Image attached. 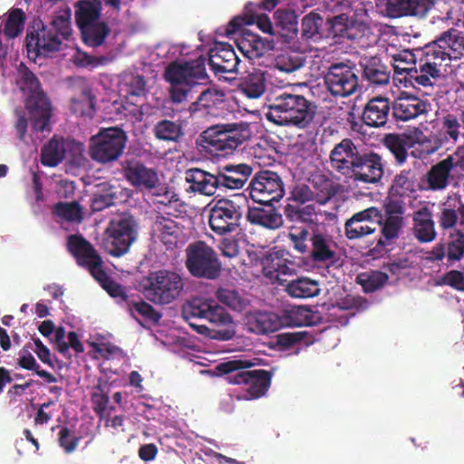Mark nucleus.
<instances>
[{
  "mask_svg": "<svg viewBox=\"0 0 464 464\" xmlns=\"http://www.w3.org/2000/svg\"><path fill=\"white\" fill-rule=\"evenodd\" d=\"M249 197L258 204L279 201L285 195L281 176L270 169H261L254 174L248 187Z\"/></svg>",
  "mask_w": 464,
  "mask_h": 464,
  "instance_id": "2eb2a0df",
  "label": "nucleus"
},
{
  "mask_svg": "<svg viewBox=\"0 0 464 464\" xmlns=\"http://www.w3.org/2000/svg\"><path fill=\"white\" fill-rule=\"evenodd\" d=\"M413 234L420 243H430L436 238L437 233L432 213L427 207L415 211L412 218Z\"/></svg>",
  "mask_w": 464,
  "mask_h": 464,
  "instance_id": "f704fd0d",
  "label": "nucleus"
},
{
  "mask_svg": "<svg viewBox=\"0 0 464 464\" xmlns=\"http://www.w3.org/2000/svg\"><path fill=\"white\" fill-rule=\"evenodd\" d=\"M463 124L460 117L448 113L444 115L439 123V128L436 130L437 134L446 147H453L459 140L460 137H464Z\"/></svg>",
  "mask_w": 464,
  "mask_h": 464,
  "instance_id": "e433bc0d",
  "label": "nucleus"
},
{
  "mask_svg": "<svg viewBox=\"0 0 464 464\" xmlns=\"http://www.w3.org/2000/svg\"><path fill=\"white\" fill-rule=\"evenodd\" d=\"M392 67L396 76L404 75L403 80L415 87L419 86V68L416 67L415 54L403 50L392 55Z\"/></svg>",
  "mask_w": 464,
  "mask_h": 464,
  "instance_id": "473e14b6",
  "label": "nucleus"
},
{
  "mask_svg": "<svg viewBox=\"0 0 464 464\" xmlns=\"http://www.w3.org/2000/svg\"><path fill=\"white\" fill-rule=\"evenodd\" d=\"M70 81L73 92L70 101L71 111L77 116L92 118L95 111V96L88 81L81 76Z\"/></svg>",
  "mask_w": 464,
  "mask_h": 464,
  "instance_id": "412c9836",
  "label": "nucleus"
},
{
  "mask_svg": "<svg viewBox=\"0 0 464 464\" xmlns=\"http://www.w3.org/2000/svg\"><path fill=\"white\" fill-rule=\"evenodd\" d=\"M287 237L296 252L307 256L314 263L329 266L338 261L337 244L324 228L292 227Z\"/></svg>",
  "mask_w": 464,
  "mask_h": 464,
  "instance_id": "7ed1b4c3",
  "label": "nucleus"
},
{
  "mask_svg": "<svg viewBox=\"0 0 464 464\" xmlns=\"http://www.w3.org/2000/svg\"><path fill=\"white\" fill-rule=\"evenodd\" d=\"M185 180L189 184L187 188L189 193L212 197L221 191L218 170L211 173L199 168H190L185 172Z\"/></svg>",
  "mask_w": 464,
  "mask_h": 464,
  "instance_id": "b1692460",
  "label": "nucleus"
},
{
  "mask_svg": "<svg viewBox=\"0 0 464 464\" xmlns=\"http://www.w3.org/2000/svg\"><path fill=\"white\" fill-rule=\"evenodd\" d=\"M276 26L280 27L285 33H280L283 36L292 37L297 34V17L289 10H277L276 12Z\"/></svg>",
  "mask_w": 464,
  "mask_h": 464,
  "instance_id": "0e129e2a",
  "label": "nucleus"
},
{
  "mask_svg": "<svg viewBox=\"0 0 464 464\" xmlns=\"http://www.w3.org/2000/svg\"><path fill=\"white\" fill-rule=\"evenodd\" d=\"M284 213L289 221L302 223H314V218L317 215L316 208L313 204L304 206L287 204L285 207Z\"/></svg>",
  "mask_w": 464,
  "mask_h": 464,
  "instance_id": "6e6d98bb",
  "label": "nucleus"
},
{
  "mask_svg": "<svg viewBox=\"0 0 464 464\" xmlns=\"http://www.w3.org/2000/svg\"><path fill=\"white\" fill-rule=\"evenodd\" d=\"M361 152L353 140L345 138L335 144L330 152L329 160L332 169L338 174L349 179Z\"/></svg>",
  "mask_w": 464,
  "mask_h": 464,
  "instance_id": "aec40b11",
  "label": "nucleus"
},
{
  "mask_svg": "<svg viewBox=\"0 0 464 464\" xmlns=\"http://www.w3.org/2000/svg\"><path fill=\"white\" fill-rule=\"evenodd\" d=\"M122 171L126 180L139 189L150 190L159 185L158 173L139 160H126L122 163Z\"/></svg>",
  "mask_w": 464,
  "mask_h": 464,
  "instance_id": "393cba45",
  "label": "nucleus"
},
{
  "mask_svg": "<svg viewBox=\"0 0 464 464\" xmlns=\"http://www.w3.org/2000/svg\"><path fill=\"white\" fill-rule=\"evenodd\" d=\"M65 156L63 139L53 136L41 150V162L44 166L56 167L63 161Z\"/></svg>",
  "mask_w": 464,
  "mask_h": 464,
  "instance_id": "37998d69",
  "label": "nucleus"
},
{
  "mask_svg": "<svg viewBox=\"0 0 464 464\" xmlns=\"http://www.w3.org/2000/svg\"><path fill=\"white\" fill-rule=\"evenodd\" d=\"M254 365L255 363L250 360H231L219 363L218 370L227 374L228 382L246 385V389L243 398L250 401L261 398L267 392L273 377L272 371L246 370Z\"/></svg>",
  "mask_w": 464,
  "mask_h": 464,
  "instance_id": "0eeeda50",
  "label": "nucleus"
},
{
  "mask_svg": "<svg viewBox=\"0 0 464 464\" xmlns=\"http://www.w3.org/2000/svg\"><path fill=\"white\" fill-rule=\"evenodd\" d=\"M382 212L375 207L354 213L345 221L344 232L350 240L359 239L374 233L380 227Z\"/></svg>",
  "mask_w": 464,
  "mask_h": 464,
  "instance_id": "a211bd4d",
  "label": "nucleus"
},
{
  "mask_svg": "<svg viewBox=\"0 0 464 464\" xmlns=\"http://www.w3.org/2000/svg\"><path fill=\"white\" fill-rule=\"evenodd\" d=\"M216 297L220 303L237 312H242L249 305V300L246 296L228 287H219L216 292Z\"/></svg>",
  "mask_w": 464,
  "mask_h": 464,
  "instance_id": "3c124183",
  "label": "nucleus"
},
{
  "mask_svg": "<svg viewBox=\"0 0 464 464\" xmlns=\"http://www.w3.org/2000/svg\"><path fill=\"white\" fill-rule=\"evenodd\" d=\"M92 276L111 297L127 301L128 295L125 288L108 276L103 267Z\"/></svg>",
  "mask_w": 464,
  "mask_h": 464,
  "instance_id": "052dcab7",
  "label": "nucleus"
},
{
  "mask_svg": "<svg viewBox=\"0 0 464 464\" xmlns=\"http://www.w3.org/2000/svg\"><path fill=\"white\" fill-rule=\"evenodd\" d=\"M15 82L19 90L27 95L25 106L30 114L33 130L40 132L50 131L51 103L41 90L38 78L24 63L17 67Z\"/></svg>",
  "mask_w": 464,
  "mask_h": 464,
  "instance_id": "423d86ee",
  "label": "nucleus"
},
{
  "mask_svg": "<svg viewBox=\"0 0 464 464\" xmlns=\"http://www.w3.org/2000/svg\"><path fill=\"white\" fill-rule=\"evenodd\" d=\"M121 194L122 190L120 187H115L108 183L100 184L92 198V210L93 212H99L116 205L118 202L121 201Z\"/></svg>",
  "mask_w": 464,
  "mask_h": 464,
  "instance_id": "58836bf2",
  "label": "nucleus"
},
{
  "mask_svg": "<svg viewBox=\"0 0 464 464\" xmlns=\"http://www.w3.org/2000/svg\"><path fill=\"white\" fill-rule=\"evenodd\" d=\"M383 146L393 155L399 165L408 158L406 138L398 133H387L382 139Z\"/></svg>",
  "mask_w": 464,
  "mask_h": 464,
  "instance_id": "603ef678",
  "label": "nucleus"
},
{
  "mask_svg": "<svg viewBox=\"0 0 464 464\" xmlns=\"http://www.w3.org/2000/svg\"><path fill=\"white\" fill-rule=\"evenodd\" d=\"M432 6L431 0H386L385 10L392 18L408 15L423 18Z\"/></svg>",
  "mask_w": 464,
  "mask_h": 464,
  "instance_id": "cd10ccee",
  "label": "nucleus"
},
{
  "mask_svg": "<svg viewBox=\"0 0 464 464\" xmlns=\"http://www.w3.org/2000/svg\"><path fill=\"white\" fill-rule=\"evenodd\" d=\"M266 34H274L273 24L266 14L256 12V6L249 2L246 5L244 14L234 17L227 24V34H236L243 25L254 24Z\"/></svg>",
  "mask_w": 464,
  "mask_h": 464,
  "instance_id": "bb28decb",
  "label": "nucleus"
},
{
  "mask_svg": "<svg viewBox=\"0 0 464 464\" xmlns=\"http://www.w3.org/2000/svg\"><path fill=\"white\" fill-rule=\"evenodd\" d=\"M414 134L416 136V142L420 147L421 153L426 156L434 154L443 147H446L436 131L431 135L425 136L419 128H415Z\"/></svg>",
  "mask_w": 464,
  "mask_h": 464,
  "instance_id": "680f3d73",
  "label": "nucleus"
},
{
  "mask_svg": "<svg viewBox=\"0 0 464 464\" xmlns=\"http://www.w3.org/2000/svg\"><path fill=\"white\" fill-rule=\"evenodd\" d=\"M24 23V12L20 8H14L8 13L2 33L8 39H14L22 34Z\"/></svg>",
  "mask_w": 464,
  "mask_h": 464,
  "instance_id": "4d7b16f0",
  "label": "nucleus"
},
{
  "mask_svg": "<svg viewBox=\"0 0 464 464\" xmlns=\"http://www.w3.org/2000/svg\"><path fill=\"white\" fill-rule=\"evenodd\" d=\"M208 56V64L215 76L222 77L225 73L237 72L240 59L232 45L218 43L209 50Z\"/></svg>",
  "mask_w": 464,
  "mask_h": 464,
  "instance_id": "4be33fe9",
  "label": "nucleus"
},
{
  "mask_svg": "<svg viewBox=\"0 0 464 464\" xmlns=\"http://www.w3.org/2000/svg\"><path fill=\"white\" fill-rule=\"evenodd\" d=\"M392 116L397 121H409L420 115H426L430 103L416 95L402 92L392 105Z\"/></svg>",
  "mask_w": 464,
  "mask_h": 464,
  "instance_id": "5701e85b",
  "label": "nucleus"
},
{
  "mask_svg": "<svg viewBox=\"0 0 464 464\" xmlns=\"http://www.w3.org/2000/svg\"><path fill=\"white\" fill-rule=\"evenodd\" d=\"M102 11L101 0H83L78 3L76 23L79 28L97 23Z\"/></svg>",
  "mask_w": 464,
  "mask_h": 464,
  "instance_id": "a18cd8bd",
  "label": "nucleus"
},
{
  "mask_svg": "<svg viewBox=\"0 0 464 464\" xmlns=\"http://www.w3.org/2000/svg\"><path fill=\"white\" fill-rule=\"evenodd\" d=\"M250 126L246 122L216 124L201 132L197 145L212 157H227L251 138Z\"/></svg>",
  "mask_w": 464,
  "mask_h": 464,
  "instance_id": "39448f33",
  "label": "nucleus"
},
{
  "mask_svg": "<svg viewBox=\"0 0 464 464\" xmlns=\"http://www.w3.org/2000/svg\"><path fill=\"white\" fill-rule=\"evenodd\" d=\"M349 179L365 184H377L384 175L382 158L376 152L361 153Z\"/></svg>",
  "mask_w": 464,
  "mask_h": 464,
  "instance_id": "6ab92c4d",
  "label": "nucleus"
},
{
  "mask_svg": "<svg viewBox=\"0 0 464 464\" xmlns=\"http://www.w3.org/2000/svg\"><path fill=\"white\" fill-rule=\"evenodd\" d=\"M225 92L214 88H207L202 91L197 100L189 105L188 111L191 114L202 112L208 114L210 110L224 102Z\"/></svg>",
  "mask_w": 464,
  "mask_h": 464,
  "instance_id": "a19ab883",
  "label": "nucleus"
},
{
  "mask_svg": "<svg viewBox=\"0 0 464 464\" xmlns=\"http://www.w3.org/2000/svg\"><path fill=\"white\" fill-rule=\"evenodd\" d=\"M392 190L400 196L414 190V173L411 169H403L397 174L392 181Z\"/></svg>",
  "mask_w": 464,
  "mask_h": 464,
  "instance_id": "338daca9",
  "label": "nucleus"
},
{
  "mask_svg": "<svg viewBox=\"0 0 464 464\" xmlns=\"http://www.w3.org/2000/svg\"><path fill=\"white\" fill-rule=\"evenodd\" d=\"M152 230L160 241L169 244L178 238L180 228L174 219L160 214L155 218Z\"/></svg>",
  "mask_w": 464,
  "mask_h": 464,
  "instance_id": "c03bdc74",
  "label": "nucleus"
},
{
  "mask_svg": "<svg viewBox=\"0 0 464 464\" xmlns=\"http://www.w3.org/2000/svg\"><path fill=\"white\" fill-rule=\"evenodd\" d=\"M388 280L389 276L386 273L375 270L359 274L355 281L362 286L364 293H373L382 288Z\"/></svg>",
  "mask_w": 464,
  "mask_h": 464,
  "instance_id": "864d4df0",
  "label": "nucleus"
},
{
  "mask_svg": "<svg viewBox=\"0 0 464 464\" xmlns=\"http://www.w3.org/2000/svg\"><path fill=\"white\" fill-rule=\"evenodd\" d=\"M80 30L84 44L92 47L101 46L111 32L105 22H97Z\"/></svg>",
  "mask_w": 464,
  "mask_h": 464,
  "instance_id": "8fccbe9b",
  "label": "nucleus"
},
{
  "mask_svg": "<svg viewBox=\"0 0 464 464\" xmlns=\"http://www.w3.org/2000/svg\"><path fill=\"white\" fill-rule=\"evenodd\" d=\"M182 316L198 334L208 331L211 338L220 341L235 336L230 314L214 300L192 298L183 305Z\"/></svg>",
  "mask_w": 464,
  "mask_h": 464,
  "instance_id": "f257e3e1",
  "label": "nucleus"
},
{
  "mask_svg": "<svg viewBox=\"0 0 464 464\" xmlns=\"http://www.w3.org/2000/svg\"><path fill=\"white\" fill-rule=\"evenodd\" d=\"M445 245L446 266L450 267L464 257V233L458 231L455 235H451L450 241Z\"/></svg>",
  "mask_w": 464,
  "mask_h": 464,
  "instance_id": "bf43d9fd",
  "label": "nucleus"
},
{
  "mask_svg": "<svg viewBox=\"0 0 464 464\" xmlns=\"http://www.w3.org/2000/svg\"><path fill=\"white\" fill-rule=\"evenodd\" d=\"M263 207H249L246 220L254 226L262 227L269 230L278 229L283 226L284 220L279 211L272 203L261 204Z\"/></svg>",
  "mask_w": 464,
  "mask_h": 464,
  "instance_id": "2f4dec72",
  "label": "nucleus"
},
{
  "mask_svg": "<svg viewBox=\"0 0 464 464\" xmlns=\"http://www.w3.org/2000/svg\"><path fill=\"white\" fill-rule=\"evenodd\" d=\"M140 292L150 302L167 305L178 300L184 292L182 274L169 269L150 272L140 282Z\"/></svg>",
  "mask_w": 464,
  "mask_h": 464,
  "instance_id": "6e6552de",
  "label": "nucleus"
},
{
  "mask_svg": "<svg viewBox=\"0 0 464 464\" xmlns=\"http://www.w3.org/2000/svg\"><path fill=\"white\" fill-rule=\"evenodd\" d=\"M392 106L386 97L376 96L370 99L363 108L362 120L371 128L384 127L388 122Z\"/></svg>",
  "mask_w": 464,
  "mask_h": 464,
  "instance_id": "c756f323",
  "label": "nucleus"
},
{
  "mask_svg": "<svg viewBox=\"0 0 464 464\" xmlns=\"http://www.w3.org/2000/svg\"><path fill=\"white\" fill-rule=\"evenodd\" d=\"M185 266L195 278L215 280L219 277L222 264L217 252L205 241L188 244L185 249Z\"/></svg>",
  "mask_w": 464,
  "mask_h": 464,
  "instance_id": "9d476101",
  "label": "nucleus"
},
{
  "mask_svg": "<svg viewBox=\"0 0 464 464\" xmlns=\"http://www.w3.org/2000/svg\"><path fill=\"white\" fill-rule=\"evenodd\" d=\"M403 225L404 218L383 217L382 214V220L378 227L380 228L381 236L372 251L380 252L381 250L386 249L388 246L392 245L399 238Z\"/></svg>",
  "mask_w": 464,
  "mask_h": 464,
  "instance_id": "c9c22d12",
  "label": "nucleus"
},
{
  "mask_svg": "<svg viewBox=\"0 0 464 464\" xmlns=\"http://www.w3.org/2000/svg\"><path fill=\"white\" fill-rule=\"evenodd\" d=\"M53 213L69 222L81 223L83 219L82 208L77 201H60L53 206Z\"/></svg>",
  "mask_w": 464,
  "mask_h": 464,
  "instance_id": "13d9d810",
  "label": "nucleus"
},
{
  "mask_svg": "<svg viewBox=\"0 0 464 464\" xmlns=\"http://www.w3.org/2000/svg\"><path fill=\"white\" fill-rule=\"evenodd\" d=\"M317 106L303 95L284 92L268 106L266 118L278 126L307 128L316 115Z\"/></svg>",
  "mask_w": 464,
  "mask_h": 464,
  "instance_id": "20e7f679",
  "label": "nucleus"
},
{
  "mask_svg": "<svg viewBox=\"0 0 464 464\" xmlns=\"http://www.w3.org/2000/svg\"><path fill=\"white\" fill-rule=\"evenodd\" d=\"M452 60L464 57V33L456 28L442 32L434 39Z\"/></svg>",
  "mask_w": 464,
  "mask_h": 464,
  "instance_id": "4c0bfd02",
  "label": "nucleus"
},
{
  "mask_svg": "<svg viewBox=\"0 0 464 464\" xmlns=\"http://www.w3.org/2000/svg\"><path fill=\"white\" fill-rule=\"evenodd\" d=\"M287 294L295 298H310L319 295L317 281L308 277H298L290 281L285 288Z\"/></svg>",
  "mask_w": 464,
  "mask_h": 464,
  "instance_id": "49530a36",
  "label": "nucleus"
},
{
  "mask_svg": "<svg viewBox=\"0 0 464 464\" xmlns=\"http://www.w3.org/2000/svg\"><path fill=\"white\" fill-rule=\"evenodd\" d=\"M129 311L130 314L136 317V314L141 316L145 321L158 324L161 318V314L155 310V308L149 303L140 300L138 302L131 301L128 303Z\"/></svg>",
  "mask_w": 464,
  "mask_h": 464,
  "instance_id": "e2e57ef3",
  "label": "nucleus"
},
{
  "mask_svg": "<svg viewBox=\"0 0 464 464\" xmlns=\"http://www.w3.org/2000/svg\"><path fill=\"white\" fill-rule=\"evenodd\" d=\"M313 341V336L305 331L286 332L276 336V346L280 351L295 349V353H298L302 346H308Z\"/></svg>",
  "mask_w": 464,
  "mask_h": 464,
  "instance_id": "79ce46f5",
  "label": "nucleus"
},
{
  "mask_svg": "<svg viewBox=\"0 0 464 464\" xmlns=\"http://www.w3.org/2000/svg\"><path fill=\"white\" fill-rule=\"evenodd\" d=\"M322 24L323 19L319 14L314 13L306 14L302 20V35L306 39H320Z\"/></svg>",
  "mask_w": 464,
  "mask_h": 464,
  "instance_id": "774afa93",
  "label": "nucleus"
},
{
  "mask_svg": "<svg viewBox=\"0 0 464 464\" xmlns=\"http://www.w3.org/2000/svg\"><path fill=\"white\" fill-rule=\"evenodd\" d=\"M138 224L132 216L111 220L104 231L102 246L112 256L125 255L138 235Z\"/></svg>",
  "mask_w": 464,
  "mask_h": 464,
  "instance_id": "ddd939ff",
  "label": "nucleus"
},
{
  "mask_svg": "<svg viewBox=\"0 0 464 464\" xmlns=\"http://www.w3.org/2000/svg\"><path fill=\"white\" fill-rule=\"evenodd\" d=\"M324 82L334 97L353 95L359 87L355 65L343 62L332 63L324 72Z\"/></svg>",
  "mask_w": 464,
  "mask_h": 464,
  "instance_id": "4468645a",
  "label": "nucleus"
},
{
  "mask_svg": "<svg viewBox=\"0 0 464 464\" xmlns=\"http://www.w3.org/2000/svg\"><path fill=\"white\" fill-rule=\"evenodd\" d=\"M243 209L232 199L220 198L209 210L208 224L213 232L224 236L240 228Z\"/></svg>",
  "mask_w": 464,
  "mask_h": 464,
  "instance_id": "dca6fc26",
  "label": "nucleus"
},
{
  "mask_svg": "<svg viewBox=\"0 0 464 464\" xmlns=\"http://www.w3.org/2000/svg\"><path fill=\"white\" fill-rule=\"evenodd\" d=\"M17 364L23 369L34 371L38 376L44 378L48 383H53L57 382V379L53 374L41 369L34 357L28 351L24 352V353L18 359Z\"/></svg>",
  "mask_w": 464,
  "mask_h": 464,
  "instance_id": "69168bd1",
  "label": "nucleus"
},
{
  "mask_svg": "<svg viewBox=\"0 0 464 464\" xmlns=\"http://www.w3.org/2000/svg\"><path fill=\"white\" fill-rule=\"evenodd\" d=\"M420 52L419 86L432 87L449 74L453 60L435 40L425 44Z\"/></svg>",
  "mask_w": 464,
  "mask_h": 464,
  "instance_id": "9b49d317",
  "label": "nucleus"
},
{
  "mask_svg": "<svg viewBox=\"0 0 464 464\" xmlns=\"http://www.w3.org/2000/svg\"><path fill=\"white\" fill-rule=\"evenodd\" d=\"M127 140L125 131L121 128L102 129L90 140L89 155L97 163L114 162L122 155Z\"/></svg>",
  "mask_w": 464,
  "mask_h": 464,
  "instance_id": "f8f14e48",
  "label": "nucleus"
},
{
  "mask_svg": "<svg viewBox=\"0 0 464 464\" xmlns=\"http://www.w3.org/2000/svg\"><path fill=\"white\" fill-rule=\"evenodd\" d=\"M237 89L249 99H257L266 90V78L263 72L255 70L253 72L241 77L237 82Z\"/></svg>",
  "mask_w": 464,
  "mask_h": 464,
  "instance_id": "ea45409f",
  "label": "nucleus"
},
{
  "mask_svg": "<svg viewBox=\"0 0 464 464\" xmlns=\"http://www.w3.org/2000/svg\"><path fill=\"white\" fill-rule=\"evenodd\" d=\"M62 37L48 26H43L40 31L28 32L25 45L28 53H47L58 51L62 44Z\"/></svg>",
  "mask_w": 464,
  "mask_h": 464,
  "instance_id": "a878e982",
  "label": "nucleus"
},
{
  "mask_svg": "<svg viewBox=\"0 0 464 464\" xmlns=\"http://www.w3.org/2000/svg\"><path fill=\"white\" fill-rule=\"evenodd\" d=\"M156 139L164 141L178 142L184 136L182 125L179 121L161 120L153 128Z\"/></svg>",
  "mask_w": 464,
  "mask_h": 464,
  "instance_id": "09e8293b",
  "label": "nucleus"
},
{
  "mask_svg": "<svg viewBox=\"0 0 464 464\" xmlns=\"http://www.w3.org/2000/svg\"><path fill=\"white\" fill-rule=\"evenodd\" d=\"M464 179V146H458L446 158L431 165L423 183L431 191H442L448 187H458Z\"/></svg>",
  "mask_w": 464,
  "mask_h": 464,
  "instance_id": "1a4fd4ad",
  "label": "nucleus"
},
{
  "mask_svg": "<svg viewBox=\"0 0 464 464\" xmlns=\"http://www.w3.org/2000/svg\"><path fill=\"white\" fill-rule=\"evenodd\" d=\"M207 59L199 56L190 61H173L163 72L164 80L169 84V98L174 103L187 101L198 86L208 84Z\"/></svg>",
  "mask_w": 464,
  "mask_h": 464,
  "instance_id": "f03ea898",
  "label": "nucleus"
},
{
  "mask_svg": "<svg viewBox=\"0 0 464 464\" xmlns=\"http://www.w3.org/2000/svg\"><path fill=\"white\" fill-rule=\"evenodd\" d=\"M314 188L315 201L320 205L328 203L338 192L339 185L325 175L314 176L311 180Z\"/></svg>",
  "mask_w": 464,
  "mask_h": 464,
  "instance_id": "de8ad7c7",
  "label": "nucleus"
},
{
  "mask_svg": "<svg viewBox=\"0 0 464 464\" xmlns=\"http://www.w3.org/2000/svg\"><path fill=\"white\" fill-rule=\"evenodd\" d=\"M360 65L362 68L363 78L371 84L382 86L390 82V71L380 57H364L360 61Z\"/></svg>",
  "mask_w": 464,
  "mask_h": 464,
  "instance_id": "72a5a7b5",
  "label": "nucleus"
},
{
  "mask_svg": "<svg viewBox=\"0 0 464 464\" xmlns=\"http://www.w3.org/2000/svg\"><path fill=\"white\" fill-rule=\"evenodd\" d=\"M66 246L76 263L87 268L92 276L103 267V261L97 250L81 234L70 235L67 237Z\"/></svg>",
  "mask_w": 464,
  "mask_h": 464,
  "instance_id": "f3484780",
  "label": "nucleus"
},
{
  "mask_svg": "<svg viewBox=\"0 0 464 464\" xmlns=\"http://www.w3.org/2000/svg\"><path fill=\"white\" fill-rule=\"evenodd\" d=\"M305 62V57L303 53L286 50L278 54L276 58V67L285 72H293L300 69Z\"/></svg>",
  "mask_w": 464,
  "mask_h": 464,
  "instance_id": "5fc2aeb1",
  "label": "nucleus"
},
{
  "mask_svg": "<svg viewBox=\"0 0 464 464\" xmlns=\"http://www.w3.org/2000/svg\"><path fill=\"white\" fill-rule=\"evenodd\" d=\"M235 43L238 51L247 59L260 58L266 50L271 49L270 42L263 39L258 34L247 30L240 29Z\"/></svg>",
  "mask_w": 464,
  "mask_h": 464,
  "instance_id": "7c9ffc66",
  "label": "nucleus"
},
{
  "mask_svg": "<svg viewBox=\"0 0 464 464\" xmlns=\"http://www.w3.org/2000/svg\"><path fill=\"white\" fill-rule=\"evenodd\" d=\"M221 192L242 188L253 173V167L246 163L227 164L218 169Z\"/></svg>",
  "mask_w": 464,
  "mask_h": 464,
  "instance_id": "c85d7f7f",
  "label": "nucleus"
}]
</instances>
